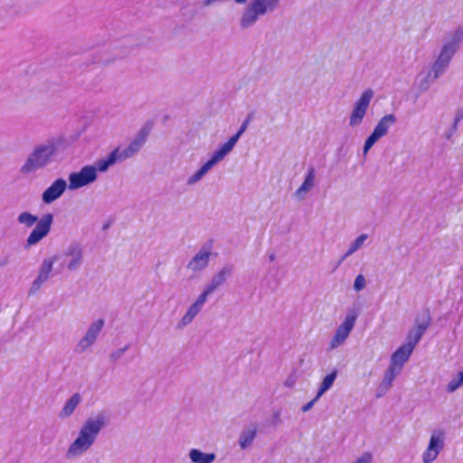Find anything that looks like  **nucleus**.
I'll return each mask as SVG.
<instances>
[{
	"label": "nucleus",
	"instance_id": "f257e3e1",
	"mask_svg": "<svg viewBox=\"0 0 463 463\" xmlns=\"http://www.w3.org/2000/svg\"><path fill=\"white\" fill-rule=\"evenodd\" d=\"M64 143L65 137L57 136L52 137L46 139L45 142L37 145L22 165L21 173L24 175L30 174L52 163L59 149Z\"/></svg>",
	"mask_w": 463,
	"mask_h": 463
},
{
	"label": "nucleus",
	"instance_id": "f03ea898",
	"mask_svg": "<svg viewBox=\"0 0 463 463\" xmlns=\"http://www.w3.org/2000/svg\"><path fill=\"white\" fill-rule=\"evenodd\" d=\"M105 425L106 417L102 413L95 418H89L80 429L78 437L69 446L66 458H72L88 451Z\"/></svg>",
	"mask_w": 463,
	"mask_h": 463
},
{
	"label": "nucleus",
	"instance_id": "7ed1b4c3",
	"mask_svg": "<svg viewBox=\"0 0 463 463\" xmlns=\"http://www.w3.org/2000/svg\"><path fill=\"white\" fill-rule=\"evenodd\" d=\"M17 222L21 224H24L26 227H32L36 223V226L26 239L25 248L28 249L40 242L48 235L53 222V215L52 213H45L38 220L36 215L29 212H23L18 215Z\"/></svg>",
	"mask_w": 463,
	"mask_h": 463
},
{
	"label": "nucleus",
	"instance_id": "20e7f679",
	"mask_svg": "<svg viewBox=\"0 0 463 463\" xmlns=\"http://www.w3.org/2000/svg\"><path fill=\"white\" fill-rule=\"evenodd\" d=\"M280 0H251L244 8L241 19L240 27L248 29L253 26L260 16L272 13L279 5Z\"/></svg>",
	"mask_w": 463,
	"mask_h": 463
},
{
	"label": "nucleus",
	"instance_id": "39448f33",
	"mask_svg": "<svg viewBox=\"0 0 463 463\" xmlns=\"http://www.w3.org/2000/svg\"><path fill=\"white\" fill-rule=\"evenodd\" d=\"M463 41V27H458L452 33L450 40L444 43L441 51L433 62L437 70V75H442L449 68V63L459 48L461 42Z\"/></svg>",
	"mask_w": 463,
	"mask_h": 463
},
{
	"label": "nucleus",
	"instance_id": "423d86ee",
	"mask_svg": "<svg viewBox=\"0 0 463 463\" xmlns=\"http://www.w3.org/2000/svg\"><path fill=\"white\" fill-rule=\"evenodd\" d=\"M68 180V188L71 191L87 186L98 180L97 168L91 165H84L80 171L71 173Z\"/></svg>",
	"mask_w": 463,
	"mask_h": 463
},
{
	"label": "nucleus",
	"instance_id": "0eeeda50",
	"mask_svg": "<svg viewBox=\"0 0 463 463\" xmlns=\"http://www.w3.org/2000/svg\"><path fill=\"white\" fill-rule=\"evenodd\" d=\"M373 90L372 89L365 90L360 98L354 102V109L351 112L349 118V126L356 127L360 125L367 112L370 102L373 97Z\"/></svg>",
	"mask_w": 463,
	"mask_h": 463
},
{
	"label": "nucleus",
	"instance_id": "6e6552de",
	"mask_svg": "<svg viewBox=\"0 0 463 463\" xmlns=\"http://www.w3.org/2000/svg\"><path fill=\"white\" fill-rule=\"evenodd\" d=\"M153 128V122L147 121L146 122L142 128L138 130V132L135 135L131 142L128 146L123 149L121 152L126 159L133 157L136 154H137L140 149L143 147L145 143L146 142L148 136L150 135Z\"/></svg>",
	"mask_w": 463,
	"mask_h": 463
},
{
	"label": "nucleus",
	"instance_id": "1a4fd4ad",
	"mask_svg": "<svg viewBox=\"0 0 463 463\" xmlns=\"http://www.w3.org/2000/svg\"><path fill=\"white\" fill-rule=\"evenodd\" d=\"M445 436L444 430L435 429L432 430L428 448L422 455L424 463H431L437 458L439 451L444 448Z\"/></svg>",
	"mask_w": 463,
	"mask_h": 463
},
{
	"label": "nucleus",
	"instance_id": "9d476101",
	"mask_svg": "<svg viewBox=\"0 0 463 463\" xmlns=\"http://www.w3.org/2000/svg\"><path fill=\"white\" fill-rule=\"evenodd\" d=\"M358 315L359 311L357 309H348L345 321L336 329L335 334L331 340V347H335L345 342L354 328Z\"/></svg>",
	"mask_w": 463,
	"mask_h": 463
},
{
	"label": "nucleus",
	"instance_id": "9b49d317",
	"mask_svg": "<svg viewBox=\"0 0 463 463\" xmlns=\"http://www.w3.org/2000/svg\"><path fill=\"white\" fill-rule=\"evenodd\" d=\"M59 258V255H54L52 258H47L43 260L39 273L32 284L29 294L36 293L41 288L42 285L48 280L50 273L52 270L53 263L58 260Z\"/></svg>",
	"mask_w": 463,
	"mask_h": 463
},
{
	"label": "nucleus",
	"instance_id": "f8f14e48",
	"mask_svg": "<svg viewBox=\"0 0 463 463\" xmlns=\"http://www.w3.org/2000/svg\"><path fill=\"white\" fill-rule=\"evenodd\" d=\"M104 324H105V322L101 318L98 319L90 324L85 335L80 339V341L77 345L78 352H83L87 348H89L91 345L94 344L99 334L102 330Z\"/></svg>",
	"mask_w": 463,
	"mask_h": 463
},
{
	"label": "nucleus",
	"instance_id": "ddd939ff",
	"mask_svg": "<svg viewBox=\"0 0 463 463\" xmlns=\"http://www.w3.org/2000/svg\"><path fill=\"white\" fill-rule=\"evenodd\" d=\"M68 187L67 182L63 178H57L42 194V200L44 203L50 204L59 199Z\"/></svg>",
	"mask_w": 463,
	"mask_h": 463
},
{
	"label": "nucleus",
	"instance_id": "4468645a",
	"mask_svg": "<svg viewBox=\"0 0 463 463\" xmlns=\"http://www.w3.org/2000/svg\"><path fill=\"white\" fill-rule=\"evenodd\" d=\"M125 160L127 159L123 156L121 148L118 146L113 149L106 157L97 159L94 165H91L97 168V173H105L117 163H120Z\"/></svg>",
	"mask_w": 463,
	"mask_h": 463
},
{
	"label": "nucleus",
	"instance_id": "2eb2a0df",
	"mask_svg": "<svg viewBox=\"0 0 463 463\" xmlns=\"http://www.w3.org/2000/svg\"><path fill=\"white\" fill-rule=\"evenodd\" d=\"M427 317L426 319L419 322L418 319H416V327L410 330L407 335V343L405 345H410L412 347V350L416 346V345L420 342L422 335L426 332V330L430 327L431 324V317L430 314V310H426Z\"/></svg>",
	"mask_w": 463,
	"mask_h": 463
},
{
	"label": "nucleus",
	"instance_id": "dca6fc26",
	"mask_svg": "<svg viewBox=\"0 0 463 463\" xmlns=\"http://www.w3.org/2000/svg\"><path fill=\"white\" fill-rule=\"evenodd\" d=\"M66 257H71L67 265L68 269L73 271L80 268L82 263V248L79 242L73 241L63 252Z\"/></svg>",
	"mask_w": 463,
	"mask_h": 463
},
{
	"label": "nucleus",
	"instance_id": "f3484780",
	"mask_svg": "<svg viewBox=\"0 0 463 463\" xmlns=\"http://www.w3.org/2000/svg\"><path fill=\"white\" fill-rule=\"evenodd\" d=\"M233 271L234 264L226 263L217 273L213 276L206 287L214 292L220 286L223 285L230 277H232Z\"/></svg>",
	"mask_w": 463,
	"mask_h": 463
},
{
	"label": "nucleus",
	"instance_id": "a211bd4d",
	"mask_svg": "<svg viewBox=\"0 0 463 463\" xmlns=\"http://www.w3.org/2000/svg\"><path fill=\"white\" fill-rule=\"evenodd\" d=\"M210 251L203 247L187 264V269L193 271H201L209 264Z\"/></svg>",
	"mask_w": 463,
	"mask_h": 463
},
{
	"label": "nucleus",
	"instance_id": "6ab92c4d",
	"mask_svg": "<svg viewBox=\"0 0 463 463\" xmlns=\"http://www.w3.org/2000/svg\"><path fill=\"white\" fill-rule=\"evenodd\" d=\"M412 351L411 346L403 344L391 355L390 364L402 369L404 363L408 361Z\"/></svg>",
	"mask_w": 463,
	"mask_h": 463
},
{
	"label": "nucleus",
	"instance_id": "aec40b11",
	"mask_svg": "<svg viewBox=\"0 0 463 463\" xmlns=\"http://www.w3.org/2000/svg\"><path fill=\"white\" fill-rule=\"evenodd\" d=\"M258 425L257 423H251L250 426L244 428L240 436L238 443L241 449H247L250 448L257 436Z\"/></svg>",
	"mask_w": 463,
	"mask_h": 463
},
{
	"label": "nucleus",
	"instance_id": "412c9836",
	"mask_svg": "<svg viewBox=\"0 0 463 463\" xmlns=\"http://www.w3.org/2000/svg\"><path fill=\"white\" fill-rule=\"evenodd\" d=\"M315 176H316V170L314 166H309L304 182L298 188V190L294 193V196L298 199L301 200L303 199V196L310 191V189L315 184Z\"/></svg>",
	"mask_w": 463,
	"mask_h": 463
},
{
	"label": "nucleus",
	"instance_id": "4be33fe9",
	"mask_svg": "<svg viewBox=\"0 0 463 463\" xmlns=\"http://www.w3.org/2000/svg\"><path fill=\"white\" fill-rule=\"evenodd\" d=\"M396 121L397 118L394 114L385 115L379 120L373 131L383 137L388 133L390 127L394 125Z\"/></svg>",
	"mask_w": 463,
	"mask_h": 463
},
{
	"label": "nucleus",
	"instance_id": "5701e85b",
	"mask_svg": "<svg viewBox=\"0 0 463 463\" xmlns=\"http://www.w3.org/2000/svg\"><path fill=\"white\" fill-rule=\"evenodd\" d=\"M81 402V396L79 392H76L71 396V398L65 402L63 408L59 412V418L65 419L70 417L75 411L76 407Z\"/></svg>",
	"mask_w": 463,
	"mask_h": 463
},
{
	"label": "nucleus",
	"instance_id": "b1692460",
	"mask_svg": "<svg viewBox=\"0 0 463 463\" xmlns=\"http://www.w3.org/2000/svg\"><path fill=\"white\" fill-rule=\"evenodd\" d=\"M189 458L194 463H213L216 458L214 453H204L198 449L189 451Z\"/></svg>",
	"mask_w": 463,
	"mask_h": 463
},
{
	"label": "nucleus",
	"instance_id": "393cba45",
	"mask_svg": "<svg viewBox=\"0 0 463 463\" xmlns=\"http://www.w3.org/2000/svg\"><path fill=\"white\" fill-rule=\"evenodd\" d=\"M123 58V55H115L113 57H108L105 51H99L92 55V58L90 61L86 63L87 66L91 64H102L109 65L114 62L118 59Z\"/></svg>",
	"mask_w": 463,
	"mask_h": 463
},
{
	"label": "nucleus",
	"instance_id": "a878e982",
	"mask_svg": "<svg viewBox=\"0 0 463 463\" xmlns=\"http://www.w3.org/2000/svg\"><path fill=\"white\" fill-rule=\"evenodd\" d=\"M237 142L238 141L235 140V137H231L227 142L221 145L218 149L214 151L213 156L221 162L230 152H232Z\"/></svg>",
	"mask_w": 463,
	"mask_h": 463
},
{
	"label": "nucleus",
	"instance_id": "bb28decb",
	"mask_svg": "<svg viewBox=\"0 0 463 463\" xmlns=\"http://www.w3.org/2000/svg\"><path fill=\"white\" fill-rule=\"evenodd\" d=\"M402 369L389 364V367L384 373L383 379L381 383V389L388 390L392 385L396 376L401 373Z\"/></svg>",
	"mask_w": 463,
	"mask_h": 463
},
{
	"label": "nucleus",
	"instance_id": "cd10ccee",
	"mask_svg": "<svg viewBox=\"0 0 463 463\" xmlns=\"http://www.w3.org/2000/svg\"><path fill=\"white\" fill-rule=\"evenodd\" d=\"M337 370L334 369L330 373L326 374L323 378L322 383L317 390L318 397H321L326 392L331 389L337 377Z\"/></svg>",
	"mask_w": 463,
	"mask_h": 463
},
{
	"label": "nucleus",
	"instance_id": "c85d7f7f",
	"mask_svg": "<svg viewBox=\"0 0 463 463\" xmlns=\"http://www.w3.org/2000/svg\"><path fill=\"white\" fill-rule=\"evenodd\" d=\"M436 68L435 65L432 64L431 69L429 71L428 74L420 81L419 89L420 91H426L430 83H433L437 79H439L441 75L436 76Z\"/></svg>",
	"mask_w": 463,
	"mask_h": 463
},
{
	"label": "nucleus",
	"instance_id": "c756f323",
	"mask_svg": "<svg viewBox=\"0 0 463 463\" xmlns=\"http://www.w3.org/2000/svg\"><path fill=\"white\" fill-rule=\"evenodd\" d=\"M367 239L366 234L359 235L350 245L348 250L342 256L341 260L338 262V265L341 264L348 256L352 255L355 252Z\"/></svg>",
	"mask_w": 463,
	"mask_h": 463
},
{
	"label": "nucleus",
	"instance_id": "7c9ffc66",
	"mask_svg": "<svg viewBox=\"0 0 463 463\" xmlns=\"http://www.w3.org/2000/svg\"><path fill=\"white\" fill-rule=\"evenodd\" d=\"M200 311L197 310V308L195 307H194L193 304H192L189 307V308L186 311V313L182 317V319L180 320V322L178 324V326L179 327H184V326L189 325L194 320V318L197 316V314Z\"/></svg>",
	"mask_w": 463,
	"mask_h": 463
},
{
	"label": "nucleus",
	"instance_id": "2f4dec72",
	"mask_svg": "<svg viewBox=\"0 0 463 463\" xmlns=\"http://www.w3.org/2000/svg\"><path fill=\"white\" fill-rule=\"evenodd\" d=\"M180 12L182 16L188 21L193 20L198 14L197 8L191 4L183 5Z\"/></svg>",
	"mask_w": 463,
	"mask_h": 463
},
{
	"label": "nucleus",
	"instance_id": "473e14b6",
	"mask_svg": "<svg viewBox=\"0 0 463 463\" xmlns=\"http://www.w3.org/2000/svg\"><path fill=\"white\" fill-rule=\"evenodd\" d=\"M380 138L381 137L373 130V132L367 137L364 144L363 153L364 156L369 152V150Z\"/></svg>",
	"mask_w": 463,
	"mask_h": 463
},
{
	"label": "nucleus",
	"instance_id": "72a5a7b5",
	"mask_svg": "<svg viewBox=\"0 0 463 463\" xmlns=\"http://www.w3.org/2000/svg\"><path fill=\"white\" fill-rule=\"evenodd\" d=\"M463 119V108L456 111L454 121L447 133V138L449 139L451 136L457 131L458 123Z\"/></svg>",
	"mask_w": 463,
	"mask_h": 463
},
{
	"label": "nucleus",
	"instance_id": "f704fd0d",
	"mask_svg": "<svg viewBox=\"0 0 463 463\" xmlns=\"http://www.w3.org/2000/svg\"><path fill=\"white\" fill-rule=\"evenodd\" d=\"M130 345L128 344L124 347L115 350L109 354V360L112 363H116L122 355L129 349Z\"/></svg>",
	"mask_w": 463,
	"mask_h": 463
},
{
	"label": "nucleus",
	"instance_id": "c9c22d12",
	"mask_svg": "<svg viewBox=\"0 0 463 463\" xmlns=\"http://www.w3.org/2000/svg\"><path fill=\"white\" fill-rule=\"evenodd\" d=\"M205 174L199 168L194 174L188 177L186 184L188 185L194 184L199 182Z\"/></svg>",
	"mask_w": 463,
	"mask_h": 463
},
{
	"label": "nucleus",
	"instance_id": "e433bc0d",
	"mask_svg": "<svg viewBox=\"0 0 463 463\" xmlns=\"http://www.w3.org/2000/svg\"><path fill=\"white\" fill-rule=\"evenodd\" d=\"M218 163L219 161L212 156L211 158L200 167V169L206 175L208 171H210Z\"/></svg>",
	"mask_w": 463,
	"mask_h": 463
},
{
	"label": "nucleus",
	"instance_id": "4c0bfd02",
	"mask_svg": "<svg viewBox=\"0 0 463 463\" xmlns=\"http://www.w3.org/2000/svg\"><path fill=\"white\" fill-rule=\"evenodd\" d=\"M366 284L365 279L362 274H359L356 276L354 283V288L355 291H361L363 288H364Z\"/></svg>",
	"mask_w": 463,
	"mask_h": 463
},
{
	"label": "nucleus",
	"instance_id": "58836bf2",
	"mask_svg": "<svg viewBox=\"0 0 463 463\" xmlns=\"http://www.w3.org/2000/svg\"><path fill=\"white\" fill-rule=\"evenodd\" d=\"M462 384L459 383L458 378L452 379L447 385L446 391L448 392H454L458 390Z\"/></svg>",
	"mask_w": 463,
	"mask_h": 463
},
{
	"label": "nucleus",
	"instance_id": "ea45409f",
	"mask_svg": "<svg viewBox=\"0 0 463 463\" xmlns=\"http://www.w3.org/2000/svg\"><path fill=\"white\" fill-rule=\"evenodd\" d=\"M248 127H249V124L243 121L242 124L241 125L240 128L238 129V131L232 137H235V140L238 141L240 139V137H241V135L246 131Z\"/></svg>",
	"mask_w": 463,
	"mask_h": 463
},
{
	"label": "nucleus",
	"instance_id": "a19ab883",
	"mask_svg": "<svg viewBox=\"0 0 463 463\" xmlns=\"http://www.w3.org/2000/svg\"><path fill=\"white\" fill-rule=\"evenodd\" d=\"M319 398L320 397H318V394L317 393L314 399H312L310 402L302 406L301 411L303 412H307L309 410H311L315 403L319 400Z\"/></svg>",
	"mask_w": 463,
	"mask_h": 463
},
{
	"label": "nucleus",
	"instance_id": "79ce46f5",
	"mask_svg": "<svg viewBox=\"0 0 463 463\" xmlns=\"http://www.w3.org/2000/svg\"><path fill=\"white\" fill-rule=\"evenodd\" d=\"M213 293L208 287H205L203 291L199 295L197 298L198 300L202 301L203 303H205L207 300V298L209 295Z\"/></svg>",
	"mask_w": 463,
	"mask_h": 463
},
{
	"label": "nucleus",
	"instance_id": "37998d69",
	"mask_svg": "<svg viewBox=\"0 0 463 463\" xmlns=\"http://www.w3.org/2000/svg\"><path fill=\"white\" fill-rule=\"evenodd\" d=\"M281 423H282V420L280 419V411H274L272 414V417H271V424L274 426H277Z\"/></svg>",
	"mask_w": 463,
	"mask_h": 463
},
{
	"label": "nucleus",
	"instance_id": "c03bdc74",
	"mask_svg": "<svg viewBox=\"0 0 463 463\" xmlns=\"http://www.w3.org/2000/svg\"><path fill=\"white\" fill-rule=\"evenodd\" d=\"M295 382L296 380L292 378V376H289L286 382H285V385L287 387H292L294 384H295Z\"/></svg>",
	"mask_w": 463,
	"mask_h": 463
},
{
	"label": "nucleus",
	"instance_id": "a18cd8bd",
	"mask_svg": "<svg viewBox=\"0 0 463 463\" xmlns=\"http://www.w3.org/2000/svg\"><path fill=\"white\" fill-rule=\"evenodd\" d=\"M204 305V303H203L202 301L196 299L194 301V303H193V306L197 308V310L201 311L203 306Z\"/></svg>",
	"mask_w": 463,
	"mask_h": 463
},
{
	"label": "nucleus",
	"instance_id": "49530a36",
	"mask_svg": "<svg viewBox=\"0 0 463 463\" xmlns=\"http://www.w3.org/2000/svg\"><path fill=\"white\" fill-rule=\"evenodd\" d=\"M204 305V303H203L202 301L196 299L194 301V303H193V306L197 308V310L201 311L203 306Z\"/></svg>",
	"mask_w": 463,
	"mask_h": 463
},
{
	"label": "nucleus",
	"instance_id": "de8ad7c7",
	"mask_svg": "<svg viewBox=\"0 0 463 463\" xmlns=\"http://www.w3.org/2000/svg\"><path fill=\"white\" fill-rule=\"evenodd\" d=\"M253 118H254V111H251L247 115L246 118L244 119V122H246L250 125V123L251 122Z\"/></svg>",
	"mask_w": 463,
	"mask_h": 463
},
{
	"label": "nucleus",
	"instance_id": "09e8293b",
	"mask_svg": "<svg viewBox=\"0 0 463 463\" xmlns=\"http://www.w3.org/2000/svg\"><path fill=\"white\" fill-rule=\"evenodd\" d=\"M458 378L459 380V383L463 385V371L458 373Z\"/></svg>",
	"mask_w": 463,
	"mask_h": 463
},
{
	"label": "nucleus",
	"instance_id": "8fccbe9b",
	"mask_svg": "<svg viewBox=\"0 0 463 463\" xmlns=\"http://www.w3.org/2000/svg\"><path fill=\"white\" fill-rule=\"evenodd\" d=\"M109 226H110V222H105V223L103 224V226H102V230H103V231H106V230H108V229L109 228Z\"/></svg>",
	"mask_w": 463,
	"mask_h": 463
},
{
	"label": "nucleus",
	"instance_id": "3c124183",
	"mask_svg": "<svg viewBox=\"0 0 463 463\" xmlns=\"http://www.w3.org/2000/svg\"><path fill=\"white\" fill-rule=\"evenodd\" d=\"M279 283L277 281H274V285L269 286L272 291H275L278 288Z\"/></svg>",
	"mask_w": 463,
	"mask_h": 463
},
{
	"label": "nucleus",
	"instance_id": "603ef678",
	"mask_svg": "<svg viewBox=\"0 0 463 463\" xmlns=\"http://www.w3.org/2000/svg\"><path fill=\"white\" fill-rule=\"evenodd\" d=\"M275 254L274 253H271L269 256V261H274L275 260Z\"/></svg>",
	"mask_w": 463,
	"mask_h": 463
},
{
	"label": "nucleus",
	"instance_id": "864d4df0",
	"mask_svg": "<svg viewBox=\"0 0 463 463\" xmlns=\"http://www.w3.org/2000/svg\"><path fill=\"white\" fill-rule=\"evenodd\" d=\"M6 263H7V259H5V260H4L0 261V267L5 266Z\"/></svg>",
	"mask_w": 463,
	"mask_h": 463
}]
</instances>
